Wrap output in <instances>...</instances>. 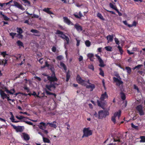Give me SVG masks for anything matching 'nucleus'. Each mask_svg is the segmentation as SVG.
Segmentation results:
<instances>
[{
	"label": "nucleus",
	"mask_w": 145,
	"mask_h": 145,
	"mask_svg": "<svg viewBox=\"0 0 145 145\" xmlns=\"http://www.w3.org/2000/svg\"><path fill=\"white\" fill-rule=\"evenodd\" d=\"M105 48L107 51H112V48L111 46H106L105 47Z\"/></svg>",
	"instance_id": "obj_35"
},
{
	"label": "nucleus",
	"mask_w": 145,
	"mask_h": 145,
	"mask_svg": "<svg viewBox=\"0 0 145 145\" xmlns=\"http://www.w3.org/2000/svg\"><path fill=\"white\" fill-rule=\"evenodd\" d=\"M121 112L119 110L117 112H115L114 116L112 117L111 120L115 124L117 122H118L120 116Z\"/></svg>",
	"instance_id": "obj_3"
},
{
	"label": "nucleus",
	"mask_w": 145,
	"mask_h": 145,
	"mask_svg": "<svg viewBox=\"0 0 145 145\" xmlns=\"http://www.w3.org/2000/svg\"><path fill=\"white\" fill-rule=\"evenodd\" d=\"M0 94L1 98L3 99L7 98V95L6 94L4 91L2 90H0Z\"/></svg>",
	"instance_id": "obj_15"
},
{
	"label": "nucleus",
	"mask_w": 145,
	"mask_h": 145,
	"mask_svg": "<svg viewBox=\"0 0 145 145\" xmlns=\"http://www.w3.org/2000/svg\"><path fill=\"white\" fill-rule=\"evenodd\" d=\"M99 118L101 119L108 115L109 113L108 111L101 110L99 112Z\"/></svg>",
	"instance_id": "obj_8"
},
{
	"label": "nucleus",
	"mask_w": 145,
	"mask_h": 145,
	"mask_svg": "<svg viewBox=\"0 0 145 145\" xmlns=\"http://www.w3.org/2000/svg\"><path fill=\"white\" fill-rule=\"evenodd\" d=\"M114 82L116 83V84L117 86H120V85H122L123 82L121 80L120 78L118 79L115 77L113 78Z\"/></svg>",
	"instance_id": "obj_10"
},
{
	"label": "nucleus",
	"mask_w": 145,
	"mask_h": 145,
	"mask_svg": "<svg viewBox=\"0 0 145 145\" xmlns=\"http://www.w3.org/2000/svg\"><path fill=\"white\" fill-rule=\"evenodd\" d=\"M10 114L11 115V117L10 118V120L11 121H12L13 122H15L16 123L19 122L18 121H16L15 120V119L14 118V115L13 114L12 112H10Z\"/></svg>",
	"instance_id": "obj_18"
},
{
	"label": "nucleus",
	"mask_w": 145,
	"mask_h": 145,
	"mask_svg": "<svg viewBox=\"0 0 145 145\" xmlns=\"http://www.w3.org/2000/svg\"><path fill=\"white\" fill-rule=\"evenodd\" d=\"M60 66H61V67L63 68L65 70H66V67H65V65L64 64V63L62 62H60Z\"/></svg>",
	"instance_id": "obj_34"
},
{
	"label": "nucleus",
	"mask_w": 145,
	"mask_h": 145,
	"mask_svg": "<svg viewBox=\"0 0 145 145\" xmlns=\"http://www.w3.org/2000/svg\"><path fill=\"white\" fill-rule=\"evenodd\" d=\"M75 39L76 40L77 42L76 45L77 46H78L80 45V40L78 39L77 38H76Z\"/></svg>",
	"instance_id": "obj_49"
},
{
	"label": "nucleus",
	"mask_w": 145,
	"mask_h": 145,
	"mask_svg": "<svg viewBox=\"0 0 145 145\" xmlns=\"http://www.w3.org/2000/svg\"><path fill=\"white\" fill-rule=\"evenodd\" d=\"M32 95H34V96H35L37 97H40L38 96V95H37L36 93L34 92H33L32 94Z\"/></svg>",
	"instance_id": "obj_62"
},
{
	"label": "nucleus",
	"mask_w": 145,
	"mask_h": 145,
	"mask_svg": "<svg viewBox=\"0 0 145 145\" xmlns=\"http://www.w3.org/2000/svg\"><path fill=\"white\" fill-rule=\"evenodd\" d=\"M140 138L141 139V140L140 141V142H145V136H140Z\"/></svg>",
	"instance_id": "obj_32"
},
{
	"label": "nucleus",
	"mask_w": 145,
	"mask_h": 145,
	"mask_svg": "<svg viewBox=\"0 0 145 145\" xmlns=\"http://www.w3.org/2000/svg\"><path fill=\"white\" fill-rule=\"evenodd\" d=\"M31 31L33 33H37L38 32V31L37 30L33 29H32Z\"/></svg>",
	"instance_id": "obj_55"
},
{
	"label": "nucleus",
	"mask_w": 145,
	"mask_h": 145,
	"mask_svg": "<svg viewBox=\"0 0 145 145\" xmlns=\"http://www.w3.org/2000/svg\"><path fill=\"white\" fill-rule=\"evenodd\" d=\"M23 30L22 28L20 27L17 28L16 32L18 33L22 34L23 33Z\"/></svg>",
	"instance_id": "obj_29"
},
{
	"label": "nucleus",
	"mask_w": 145,
	"mask_h": 145,
	"mask_svg": "<svg viewBox=\"0 0 145 145\" xmlns=\"http://www.w3.org/2000/svg\"><path fill=\"white\" fill-rule=\"evenodd\" d=\"M21 57V56L20 54H18L16 57L17 59L18 60Z\"/></svg>",
	"instance_id": "obj_61"
},
{
	"label": "nucleus",
	"mask_w": 145,
	"mask_h": 145,
	"mask_svg": "<svg viewBox=\"0 0 145 145\" xmlns=\"http://www.w3.org/2000/svg\"><path fill=\"white\" fill-rule=\"evenodd\" d=\"M56 122H54L53 123H44L43 122H41L40 123V125L39 127H43V126H49L52 127H55V126H57L56 124Z\"/></svg>",
	"instance_id": "obj_7"
},
{
	"label": "nucleus",
	"mask_w": 145,
	"mask_h": 145,
	"mask_svg": "<svg viewBox=\"0 0 145 145\" xmlns=\"http://www.w3.org/2000/svg\"><path fill=\"white\" fill-rule=\"evenodd\" d=\"M85 43L86 46L87 47H89L90 45V42L88 40L86 41Z\"/></svg>",
	"instance_id": "obj_39"
},
{
	"label": "nucleus",
	"mask_w": 145,
	"mask_h": 145,
	"mask_svg": "<svg viewBox=\"0 0 145 145\" xmlns=\"http://www.w3.org/2000/svg\"><path fill=\"white\" fill-rule=\"evenodd\" d=\"M8 60L6 59H3L2 60L0 61V65H3L5 66L6 64H7Z\"/></svg>",
	"instance_id": "obj_17"
},
{
	"label": "nucleus",
	"mask_w": 145,
	"mask_h": 145,
	"mask_svg": "<svg viewBox=\"0 0 145 145\" xmlns=\"http://www.w3.org/2000/svg\"><path fill=\"white\" fill-rule=\"evenodd\" d=\"M70 74L68 73H67V76H66V81L67 82L69 80L70 78Z\"/></svg>",
	"instance_id": "obj_45"
},
{
	"label": "nucleus",
	"mask_w": 145,
	"mask_h": 145,
	"mask_svg": "<svg viewBox=\"0 0 145 145\" xmlns=\"http://www.w3.org/2000/svg\"><path fill=\"white\" fill-rule=\"evenodd\" d=\"M110 6L111 8H112L116 10H117V8L116 7L114 6V5L110 3Z\"/></svg>",
	"instance_id": "obj_36"
},
{
	"label": "nucleus",
	"mask_w": 145,
	"mask_h": 145,
	"mask_svg": "<svg viewBox=\"0 0 145 145\" xmlns=\"http://www.w3.org/2000/svg\"><path fill=\"white\" fill-rule=\"evenodd\" d=\"M52 51L53 52H55L56 51V48L54 46L52 48Z\"/></svg>",
	"instance_id": "obj_56"
},
{
	"label": "nucleus",
	"mask_w": 145,
	"mask_h": 145,
	"mask_svg": "<svg viewBox=\"0 0 145 145\" xmlns=\"http://www.w3.org/2000/svg\"><path fill=\"white\" fill-rule=\"evenodd\" d=\"M93 114L95 117H98L99 118V115H98L96 112H94L93 113Z\"/></svg>",
	"instance_id": "obj_58"
},
{
	"label": "nucleus",
	"mask_w": 145,
	"mask_h": 145,
	"mask_svg": "<svg viewBox=\"0 0 145 145\" xmlns=\"http://www.w3.org/2000/svg\"><path fill=\"white\" fill-rule=\"evenodd\" d=\"M76 29L79 31H80L82 30V28L78 24H76L74 25Z\"/></svg>",
	"instance_id": "obj_24"
},
{
	"label": "nucleus",
	"mask_w": 145,
	"mask_h": 145,
	"mask_svg": "<svg viewBox=\"0 0 145 145\" xmlns=\"http://www.w3.org/2000/svg\"><path fill=\"white\" fill-rule=\"evenodd\" d=\"M16 37H17L18 39H22L23 38V36L22 34L16 33Z\"/></svg>",
	"instance_id": "obj_30"
},
{
	"label": "nucleus",
	"mask_w": 145,
	"mask_h": 145,
	"mask_svg": "<svg viewBox=\"0 0 145 145\" xmlns=\"http://www.w3.org/2000/svg\"><path fill=\"white\" fill-rule=\"evenodd\" d=\"M83 135L82 137V138L91 135L92 134L93 131L90 130L89 128H85L83 129Z\"/></svg>",
	"instance_id": "obj_4"
},
{
	"label": "nucleus",
	"mask_w": 145,
	"mask_h": 145,
	"mask_svg": "<svg viewBox=\"0 0 145 145\" xmlns=\"http://www.w3.org/2000/svg\"><path fill=\"white\" fill-rule=\"evenodd\" d=\"M17 132H21L23 131L22 127H13Z\"/></svg>",
	"instance_id": "obj_25"
},
{
	"label": "nucleus",
	"mask_w": 145,
	"mask_h": 145,
	"mask_svg": "<svg viewBox=\"0 0 145 145\" xmlns=\"http://www.w3.org/2000/svg\"><path fill=\"white\" fill-rule=\"evenodd\" d=\"M83 86H85L86 88L90 89V91H92L95 88V86L93 84L89 82V80L86 81Z\"/></svg>",
	"instance_id": "obj_6"
},
{
	"label": "nucleus",
	"mask_w": 145,
	"mask_h": 145,
	"mask_svg": "<svg viewBox=\"0 0 145 145\" xmlns=\"http://www.w3.org/2000/svg\"><path fill=\"white\" fill-rule=\"evenodd\" d=\"M24 74H25V73H21L19 75L18 77H16V78H17L20 77L21 75H24Z\"/></svg>",
	"instance_id": "obj_60"
},
{
	"label": "nucleus",
	"mask_w": 145,
	"mask_h": 145,
	"mask_svg": "<svg viewBox=\"0 0 145 145\" xmlns=\"http://www.w3.org/2000/svg\"><path fill=\"white\" fill-rule=\"evenodd\" d=\"M40 129H41L42 130V132L43 133L47 134L48 133V132L46 130H45L43 128H45V127H40Z\"/></svg>",
	"instance_id": "obj_44"
},
{
	"label": "nucleus",
	"mask_w": 145,
	"mask_h": 145,
	"mask_svg": "<svg viewBox=\"0 0 145 145\" xmlns=\"http://www.w3.org/2000/svg\"><path fill=\"white\" fill-rule=\"evenodd\" d=\"M136 23L135 22H134L131 25H128V26L129 27H132L133 26H136Z\"/></svg>",
	"instance_id": "obj_40"
},
{
	"label": "nucleus",
	"mask_w": 145,
	"mask_h": 145,
	"mask_svg": "<svg viewBox=\"0 0 145 145\" xmlns=\"http://www.w3.org/2000/svg\"><path fill=\"white\" fill-rule=\"evenodd\" d=\"M76 80L77 82L80 84L84 85L86 81L82 79L81 77L79 75H78L76 77Z\"/></svg>",
	"instance_id": "obj_13"
},
{
	"label": "nucleus",
	"mask_w": 145,
	"mask_h": 145,
	"mask_svg": "<svg viewBox=\"0 0 145 145\" xmlns=\"http://www.w3.org/2000/svg\"><path fill=\"white\" fill-rule=\"evenodd\" d=\"M87 56L91 61H93L94 58L93 54L91 53L88 54L87 55Z\"/></svg>",
	"instance_id": "obj_20"
},
{
	"label": "nucleus",
	"mask_w": 145,
	"mask_h": 145,
	"mask_svg": "<svg viewBox=\"0 0 145 145\" xmlns=\"http://www.w3.org/2000/svg\"><path fill=\"white\" fill-rule=\"evenodd\" d=\"M16 43L17 45L20 48L22 47H24L23 43L20 40H18L17 41Z\"/></svg>",
	"instance_id": "obj_27"
},
{
	"label": "nucleus",
	"mask_w": 145,
	"mask_h": 145,
	"mask_svg": "<svg viewBox=\"0 0 145 145\" xmlns=\"http://www.w3.org/2000/svg\"><path fill=\"white\" fill-rule=\"evenodd\" d=\"M125 69L128 73H129L131 72V69L130 67H126Z\"/></svg>",
	"instance_id": "obj_46"
},
{
	"label": "nucleus",
	"mask_w": 145,
	"mask_h": 145,
	"mask_svg": "<svg viewBox=\"0 0 145 145\" xmlns=\"http://www.w3.org/2000/svg\"><path fill=\"white\" fill-rule=\"evenodd\" d=\"M16 117L18 119L20 120H25V117L21 116H16Z\"/></svg>",
	"instance_id": "obj_26"
},
{
	"label": "nucleus",
	"mask_w": 145,
	"mask_h": 145,
	"mask_svg": "<svg viewBox=\"0 0 145 145\" xmlns=\"http://www.w3.org/2000/svg\"><path fill=\"white\" fill-rule=\"evenodd\" d=\"M127 52L130 55L132 54H134L133 52H132V51H131V52L129 50H127Z\"/></svg>",
	"instance_id": "obj_59"
},
{
	"label": "nucleus",
	"mask_w": 145,
	"mask_h": 145,
	"mask_svg": "<svg viewBox=\"0 0 145 145\" xmlns=\"http://www.w3.org/2000/svg\"><path fill=\"white\" fill-rule=\"evenodd\" d=\"M1 55H2L3 57H5V56L7 55L8 54H7L6 52V51L3 52H1Z\"/></svg>",
	"instance_id": "obj_48"
},
{
	"label": "nucleus",
	"mask_w": 145,
	"mask_h": 145,
	"mask_svg": "<svg viewBox=\"0 0 145 145\" xmlns=\"http://www.w3.org/2000/svg\"><path fill=\"white\" fill-rule=\"evenodd\" d=\"M23 136L24 139L27 140V134L25 133H23Z\"/></svg>",
	"instance_id": "obj_42"
},
{
	"label": "nucleus",
	"mask_w": 145,
	"mask_h": 145,
	"mask_svg": "<svg viewBox=\"0 0 145 145\" xmlns=\"http://www.w3.org/2000/svg\"><path fill=\"white\" fill-rule=\"evenodd\" d=\"M106 38L108 43L112 42L113 40V37L112 35H108L107 37Z\"/></svg>",
	"instance_id": "obj_19"
},
{
	"label": "nucleus",
	"mask_w": 145,
	"mask_h": 145,
	"mask_svg": "<svg viewBox=\"0 0 145 145\" xmlns=\"http://www.w3.org/2000/svg\"><path fill=\"white\" fill-rule=\"evenodd\" d=\"M6 91L7 93H8L10 94H13L15 93V90L14 89H13L10 90H9L8 89H6Z\"/></svg>",
	"instance_id": "obj_23"
},
{
	"label": "nucleus",
	"mask_w": 145,
	"mask_h": 145,
	"mask_svg": "<svg viewBox=\"0 0 145 145\" xmlns=\"http://www.w3.org/2000/svg\"><path fill=\"white\" fill-rule=\"evenodd\" d=\"M83 59V57L81 56H80L78 58V60L80 61L82 60Z\"/></svg>",
	"instance_id": "obj_54"
},
{
	"label": "nucleus",
	"mask_w": 145,
	"mask_h": 145,
	"mask_svg": "<svg viewBox=\"0 0 145 145\" xmlns=\"http://www.w3.org/2000/svg\"><path fill=\"white\" fill-rule=\"evenodd\" d=\"M56 34H58L59 37L63 39H65L67 43L68 44L69 42V37L63 33L62 32L59 30H57Z\"/></svg>",
	"instance_id": "obj_5"
},
{
	"label": "nucleus",
	"mask_w": 145,
	"mask_h": 145,
	"mask_svg": "<svg viewBox=\"0 0 145 145\" xmlns=\"http://www.w3.org/2000/svg\"><path fill=\"white\" fill-rule=\"evenodd\" d=\"M39 61L41 64H42L43 61V59L42 58H41L39 60Z\"/></svg>",
	"instance_id": "obj_64"
},
{
	"label": "nucleus",
	"mask_w": 145,
	"mask_h": 145,
	"mask_svg": "<svg viewBox=\"0 0 145 145\" xmlns=\"http://www.w3.org/2000/svg\"><path fill=\"white\" fill-rule=\"evenodd\" d=\"M107 97L108 95L106 93V92H105L104 94L102 95L101 97V101L100 102L98 101H97L98 106L102 107L103 109H105V107H106L107 106V103L105 101L102 102V101Z\"/></svg>",
	"instance_id": "obj_2"
},
{
	"label": "nucleus",
	"mask_w": 145,
	"mask_h": 145,
	"mask_svg": "<svg viewBox=\"0 0 145 145\" xmlns=\"http://www.w3.org/2000/svg\"><path fill=\"white\" fill-rule=\"evenodd\" d=\"M118 48L121 54H122L123 53V51L121 47L120 46H118Z\"/></svg>",
	"instance_id": "obj_47"
},
{
	"label": "nucleus",
	"mask_w": 145,
	"mask_h": 145,
	"mask_svg": "<svg viewBox=\"0 0 145 145\" xmlns=\"http://www.w3.org/2000/svg\"><path fill=\"white\" fill-rule=\"evenodd\" d=\"M137 51V48H133L131 51L132 52H134V51Z\"/></svg>",
	"instance_id": "obj_63"
},
{
	"label": "nucleus",
	"mask_w": 145,
	"mask_h": 145,
	"mask_svg": "<svg viewBox=\"0 0 145 145\" xmlns=\"http://www.w3.org/2000/svg\"><path fill=\"white\" fill-rule=\"evenodd\" d=\"M100 72L99 74L103 76H104V74L103 71L102 70V69L100 68L99 69Z\"/></svg>",
	"instance_id": "obj_37"
},
{
	"label": "nucleus",
	"mask_w": 145,
	"mask_h": 145,
	"mask_svg": "<svg viewBox=\"0 0 145 145\" xmlns=\"http://www.w3.org/2000/svg\"><path fill=\"white\" fill-rule=\"evenodd\" d=\"M0 15L2 16V17L3 18L4 20L6 21H8L9 20V18L7 16L5 15L4 14H3L2 12H0Z\"/></svg>",
	"instance_id": "obj_21"
},
{
	"label": "nucleus",
	"mask_w": 145,
	"mask_h": 145,
	"mask_svg": "<svg viewBox=\"0 0 145 145\" xmlns=\"http://www.w3.org/2000/svg\"><path fill=\"white\" fill-rule=\"evenodd\" d=\"M120 95L122 99L123 100H124L125 98V95L123 94V93L121 92L120 93Z\"/></svg>",
	"instance_id": "obj_41"
},
{
	"label": "nucleus",
	"mask_w": 145,
	"mask_h": 145,
	"mask_svg": "<svg viewBox=\"0 0 145 145\" xmlns=\"http://www.w3.org/2000/svg\"><path fill=\"white\" fill-rule=\"evenodd\" d=\"M49 9L50 8H44L43 10L48 14H53V13L49 10Z\"/></svg>",
	"instance_id": "obj_22"
},
{
	"label": "nucleus",
	"mask_w": 145,
	"mask_h": 145,
	"mask_svg": "<svg viewBox=\"0 0 145 145\" xmlns=\"http://www.w3.org/2000/svg\"><path fill=\"white\" fill-rule=\"evenodd\" d=\"M56 58L57 60H61L63 59V57L61 56H57Z\"/></svg>",
	"instance_id": "obj_50"
},
{
	"label": "nucleus",
	"mask_w": 145,
	"mask_h": 145,
	"mask_svg": "<svg viewBox=\"0 0 145 145\" xmlns=\"http://www.w3.org/2000/svg\"><path fill=\"white\" fill-rule=\"evenodd\" d=\"M21 2L24 3H27V0H21Z\"/></svg>",
	"instance_id": "obj_57"
},
{
	"label": "nucleus",
	"mask_w": 145,
	"mask_h": 145,
	"mask_svg": "<svg viewBox=\"0 0 145 145\" xmlns=\"http://www.w3.org/2000/svg\"><path fill=\"white\" fill-rule=\"evenodd\" d=\"M89 69L93 70H94V68L93 66L92 65H90L89 66Z\"/></svg>",
	"instance_id": "obj_51"
},
{
	"label": "nucleus",
	"mask_w": 145,
	"mask_h": 145,
	"mask_svg": "<svg viewBox=\"0 0 145 145\" xmlns=\"http://www.w3.org/2000/svg\"><path fill=\"white\" fill-rule=\"evenodd\" d=\"M134 89L137 90V92H139L138 88L135 85H134Z\"/></svg>",
	"instance_id": "obj_53"
},
{
	"label": "nucleus",
	"mask_w": 145,
	"mask_h": 145,
	"mask_svg": "<svg viewBox=\"0 0 145 145\" xmlns=\"http://www.w3.org/2000/svg\"><path fill=\"white\" fill-rule=\"evenodd\" d=\"M95 56L97 58L99 63V66L101 67H105V65L104 64L103 61L100 57L97 54H96Z\"/></svg>",
	"instance_id": "obj_9"
},
{
	"label": "nucleus",
	"mask_w": 145,
	"mask_h": 145,
	"mask_svg": "<svg viewBox=\"0 0 145 145\" xmlns=\"http://www.w3.org/2000/svg\"><path fill=\"white\" fill-rule=\"evenodd\" d=\"M114 141L123 142V141L122 140V139L121 138H118L116 139L114 138Z\"/></svg>",
	"instance_id": "obj_33"
},
{
	"label": "nucleus",
	"mask_w": 145,
	"mask_h": 145,
	"mask_svg": "<svg viewBox=\"0 0 145 145\" xmlns=\"http://www.w3.org/2000/svg\"><path fill=\"white\" fill-rule=\"evenodd\" d=\"M48 79L49 80L50 84H48L46 85L45 92L46 94L48 95H53L55 97H56V95L54 93H51L48 91L49 90L50 91H53L56 88V86L57 85L56 83L54 82L57 81V79L55 77L48 76ZM49 83H48V84Z\"/></svg>",
	"instance_id": "obj_1"
},
{
	"label": "nucleus",
	"mask_w": 145,
	"mask_h": 145,
	"mask_svg": "<svg viewBox=\"0 0 145 145\" xmlns=\"http://www.w3.org/2000/svg\"><path fill=\"white\" fill-rule=\"evenodd\" d=\"M97 15L98 17L99 18L101 19L102 20H104L103 17L101 14L98 13L97 14Z\"/></svg>",
	"instance_id": "obj_38"
},
{
	"label": "nucleus",
	"mask_w": 145,
	"mask_h": 145,
	"mask_svg": "<svg viewBox=\"0 0 145 145\" xmlns=\"http://www.w3.org/2000/svg\"><path fill=\"white\" fill-rule=\"evenodd\" d=\"M136 109L140 115L142 116L144 115V112L143 110V107L141 105H139L137 106L136 107Z\"/></svg>",
	"instance_id": "obj_11"
},
{
	"label": "nucleus",
	"mask_w": 145,
	"mask_h": 145,
	"mask_svg": "<svg viewBox=\"0 0 145 145\" xmlns=\"http://www.w3.org/2000/svg\"><path fill=\"white\" fill-rule=\"evenodd\" d=\"M142 65H138L135 66V67L133 68V69L135 70V69H139L140 67H142Z\"/></svg>",
	"instance_id": "obj_43"
},
{
	"label": "nucleus",
	"mask_w": 145,
	"mask_h": 145,
	"mask_svg": "<svg viewBox=\"0 0 145 145\" xmlns=\"http://www.w3.org/2000/svg\"><path fill=\"white\" fill-rule=\"evenodd\" d=\"M43 142L45 143H49L50 142V140L48 138L44 137H43Z\"/></svg>",
	"instance_id": "obj_28"
},
{
	"label": "nucleus",
	"mask_w": 145,
	"mask_h": 145,
	"mask_svg": "<svg viewBox=\"0 0 145 145\" xmlns=\"http://www.w3.org/2000/svg\"><path fill=\"white\" fill-rule=\"evenodd\" d=\"M16 33L11 32L9 33V35L11 37L12 39H14V37H16Z\"/></svg>",
	"instance_id": "obj_31"
},
{
	"label": "nucleus",
	"mask_w": 145,
	"mask_h": 145,
	"mask_svg": "<svg viewBox=\"0 0 145 145\" xmlns=\"http://www.w3.org/2000/svg\"><path fill=\"white\" fill-rule=\"evenodd\" d=\"M114 40H115V41L116 43V44H119V41L118 39H117V38H115V39H114Z\"/></svg>",
	"instance_id": "obj_52"
},
{
	"label": "nucleus",
	"mask_w": 145,
	"mask_h": 145,
	"mask_svg": "<svg viewBox=\"0 0 145 145\" xmlns=\"http://www.w3.org/2000/svg\"><path fill=\"white\" fill-rule=\"evenodd\" d=\"M63 20L64 22L68 25H73L72 22L67 17H64L63 18Z\"/></svg>",
	"instance_id": "obj_16"
},
{
	"label": "nucleus",
	"mask_w": 145,
	"mask_h": 145,
	"mask_svg": "<svg viewBox=\"0 0 145 145\" xmlns=\"http://www.w3.org/2000/svg\"><path fill=\"white\" fill-rule=\"evenodd\" d=\"M45 67H48L52 71V75L51 76H50V77H53V76H54H54V69L53 67H51L50 68V66L48 64V62L47 61H46L45 62V65L43 67H42V68H44ZM46 76H47V77H48L49 76H48L47 75H46ZM48 78V77H47Z\"/></svg>",
	"instance_id": "obj_12"
},
{
	"label": "nucleus",
	"mask_w": 145,
	"mask_h": 145,
	"mask_svg": "<svg viewBox=\"0 0 145 145\" xmlns=\"http://www.w3.org/2000/svg\"><path fill=\"white\" fill-rule=\"evenodd\" d=\"M13 2L15 6L22 10H24V8L23 7V6L17 2L14 1Z\"/></svg>",
	"instance_id": "obj_14"
}]
</instances>
